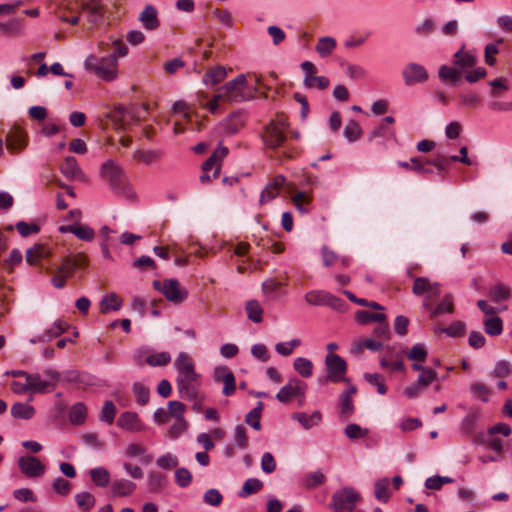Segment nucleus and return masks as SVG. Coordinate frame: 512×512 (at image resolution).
Returning a JSON list of instances; mask_svg holds the SVG:
<instances>
[{
  "instance_id": "obj_1",
  "label": "nucleus",
  "mask_w": 512,
  "mask_h": 512,
  "mask_svg": "<svg viewBox=\"0 0 512 512\" xmlns=\"http://www.w3.org/2000/svg\"><path fill=\"white\" fill-rule=\"evenodd\" d=\"M175 366L178 374L176 386L179 396L192 403L196 412H202L205 396L200 392V375L196 373L193 359L185 352L179 353Z\"/></svg>"
},
{
  "instance_id": "obj_2",
  "label": "nucleus",
  "mask_w": 512,
  "mask_h": 512,
  "mask_svg": "<svg viewBox=\"0 0 512 512\" xmlns=\"http://www.w3.org/2000/svg\"><path fill=\"white\" fill-rule=\"evenodd\" d=\"M257 86L249 87L244 74L237 75L218 89V98L229 103H240L254 98Z\"/></svg>"
},
{
  "instance_id": "obj_3",
  "label": "nucleus",
  "mask_w": 512,
  "mask_h": 512,
  "mask_svg": "<svg viewBox=\"0 0 512 512\" xmlns=\"http://www.w3.org/2000/svg\"><path fill=\"white\" fill-rule=\"evenodd\" d=\"M101 178L109 184L114 193L130 197L132 195L123 169L113 160L104 162L100 169Z\"/></svg>"
},
{
  "instance_id": "obj_4",
  "label": "nucleus",
  "mask_w": 512,
  "mask_h": 512,
  "mask_svg": "<svg viewBox=\"0 0 512 512\" xmlns=\"http://www.w3.org/2000/svg\"><path fill=\"white\" fill-rule=\"evenodd\" d=\"M85 68L102 80L112 81L117 76L118 61L114 54L100 58L90 55L85 60Z\"/></svg>"
},
{
  "instance_id": "obj_5",
  "label": "nucleus",
  "mask_w": 512,
  "mask_h": 512,
  "mask_svg": "<svg viewBox=\"0 0 512 512\" xmlns=\"http://www.w3.org/2000/svg\"><path fill=\"white\" fill-rule=\"evenodd\" d=\"M87 264L88 258L83 253L65 257L51 278L53 286L58 289L63 288L66 280L73 275L76 269L85 267Z\"/></svg>"
},
{
  "instance_id": "obj_6",
  "label": "nucleus",
  "mask_w": 512,
  "mask_h": 512,
  "mask_svg": "<svg viewBox=\"0 0 512 512\" xmlns=\"http://www.w3.org/2000/svg\"><path fill=\"white\" fill-rule=\"evenodd\" d=\"M361 495L352 487L336 491L332 496L331 506L334 512H353Z\"/></svg>"
},
{
  "instance_id": "obj_7",
  "label": "nucleus",
  "mask_w": 512,
  "mask_h": 512,
  "mask_svg": "<svg viewBox=\"0 0 512 512\" xmlns=\"http://www.w3.org/2000/svg\"><path fill=\"white\" fill-rule=\"evenodd\" d=\"M80 9L87 14L91 24H98L104 15V6L101 0H68L67 10L74 12Z\"/></svg>"
},
{
  "instance_id": "obj_8",
  "label": "nucleus",
  "mask_w": 512,
  "mask_h": 512,
  "mask_svg": "<svg viewBox=\"0 0 512 512\" xmlns=\"http://www.w3.org/2000/svg\"><path fill=\"white\" fill-rule=\"evenodd\" d=\"M288 127L287 120L284 117L273 119L266 125L262 138L264 143L270 148L281 146L285 139V132Z\"/></svg>"
},
{
  "instance_id": "obj_9",
  "label": "nucleus",
  "mask_w": 512,
  "mask_h": 512,
  "mask_svg": "<svg viewBox=\"0 0 512 512\" xmlns=\"http://www.w3.org/2000/svg\"><path fill=\"white\" fill-rule=\"evenodd\" d=\"M441 285L438 282H432L427 277H416L412 286V292L416 296H425L424 307L428 310L431 309L429 300L432 297H437L441 293Z\"/></svg>"
},
{
  "instance_id": "obj_10",
  "label": "nucleus",
  "mask_w": 512,
  "mask_h": 512,
  "mask_svg": "<svg viewBox=\"0 0 512 512\" xmlns=\"http://www.w3.org/2000/svg\"><path fill=\"white\" fill-rule=\"evenodd\" d=\"M325 365L327 371L325 381L332 383L346 381L347 363L343 358L337 354L329 353L325 357Z\"/></svg>"
},
{
  "instance_id": "obj_11",
  "label": "nucleus",
  "mask_w": 512,
  "mask_h": 512,
  "mask_svg": "<svg viewBox=\"0 0 512 512\" xmlns=\"http://www.w3.org/2000/svg\"><path fill=\"white\" fill-rule=\"evenodd\" d=\"M153 286L155 289L160 290L170 302L181 303L188 296L187 290L182 288L179 281L176 279H166L163 283L155 280Z\"/></svg>"
},
{
  "instance_id": "obj_12",
  "label": "nucleus",
  "mask_w": 512,
  "mask_h": 512,
  "mask_svg": "<svg viewBox=\"0 0 512 512\" xmlns=\"http://www.w3.org/2000/svg\"><path fill=\"white\" fill-rule=\"evenodd\" d=\"M437 372L432 368L423 370L417 380L404 389V394L410 398L418 397L431 383L437 380Z\"/></svg>"
},
{
  "instance_id": "obj_13",
  "label": "nucleus",
  "mask_w": 512,
  "mask_h": 512,
  "mask_svg": "<svg viewBox=\"0 0 512 512\" xmlns=\"http://www.w3.org/2000/svg\"><path fill=\"white\" fill-rule=\"evenodd\" d=\"M6 149L11 154H18L23 151L27 144V134L19 127H12L5 135Z\"/></svg>"
},
{
  "instance_id": "obj_14",
  "label": "nucleus",
  "mask_w": 512,
  "mask_h": 512,
  "mask_svg": "<svg viewBox=\"0 0 512 512\" xmlns=\"http://www.w3.org/2000/svg\"><path fill=\"white\" fill-rule=\"evenodd\" d=\"M20 471L28 478H38L45 474V465L34 456H22L18 459Z\"/></svg>"
},
{
  "instance_id": "obj_15",
  "label": "nucleus",
  "mask_w": 512,
  "mask_h": 512,
  "mask_svg": "<svg viewBox=\"0 0 512 512\" xmlns=\"http://www.w3.org/2000/svg\"><path fill=\"white\" fill-rule=\"evenodd\" d=\"M307 389V385L298 379H291L277 393L276 398L281 403H288L294 397L303 398Z\"/></svg>"
},
{
  "instance_id": "obj_16",
  "label": "nucleus",
  "mask_w": 512,
  "mask_h": 512,
  "mask_svg": "<svg viewBox=\"0 0 512 512\" xmlns=\"http://www.w3.org/2000/svg\"><path fill=\"white\" fill-rule=\"evenodd\" d=\"M214 380L217 383H223L222 393L225 396H231L236 390V381L233 372L226 366H218L214 369Z\"/></svg>"
},
{
  "instance_id": "obj_17",
  "label": "nucleus",
  "mask_w": 512,
  "mask_h": 512,
  "mask_svg": "<svg viewBox=\"0 0 512 512\" xmlns=\"http://www.w3.org/2000/svg\"><path fill=\"white\" fill-rule=\"evenodd\" d=\"M402 76L407 86L425 82L428 79L426 69L417 63L407 64L402 71Z\"/></svg>"
},
{
  "instance_id": "obj_18",
  "label": "nucleus",
  "mask_w": 512,
  "mask_h": 512,
  "mask_svg": "<svg viewBox=\"0 0 512 512\" xmlns=\"http://www.w3.org/2000/svg\"><path fill=\"white\" fill-rule=\"evenodd\" d=\"M142 27L147 31H154L160 27L158 10L151 4H147L138 16Z\"/></svg>"
},
{
  "instance_id": "obj_19",
  "label": "nucleus",
  "mask_w": 512,
  "mask_h": 512,
  "mask_svg": "<svg viewBox=\"0 0 512 512\" xmlns=\"http://www.w3.org/2000/svg\"><path fill=\"white\" fill-rule=\"evenodd\" d=\"M229 150L225 146H219L212 155L202 164L203 172L213 170V178H218L220 174V161L225 158Z\"/></svg>"
},
{
  "instance_id": "obj_20",
  "label": "nucleus",
  "mask_w": 512,
  "mask_h": 512,
  "mask_svg": "<svg viewBox=\"0 0 512 512\" xmlns=\"http://www.w3.org/2000/svg\"><path fill=\"white\" fill-rule=\"evenodd\" d=\"M137 488L136 483L125 478H116L113 480L110 488L113 497H128L132 495Z\"/></svg>"
},
{
  "instance_id": "obj_21",
  "label": "nucleus",
  "mask_w": 512,
  "mask_h": 512,
  "mask_svg": "<svg viewBox=\"0 0 512 512\" xmlns=\"http://www.w3.org/2000/svg\"><path fill=\"white\" fill-rule=\"evenodd\" d=\"M285 180V177L282 175L275 176L272 179V181L269 182L265 189L262 191L260 195V203L264 204L275 199L280 194V191L285 183Z\"/></svg>"
},
{
  "instance_id": "obj_22",
  "label": "nucleus",
  "mask_w": 512,
  "mask_h": 512,
  "mask_svg": "<svg viewBox=\"0 0 512 512\" xmlns=\"http://www.w3.org/2000/svg\"><path fill=\"white\" fill-rule=\"evenodd\" d=\"M357 393V388L350 385L340 395V417L347 420L354 413V405L352 397Z\"/></svg>"
},
{
  "instance_id": "obj_23",
  "label": "nucleus",
  "mask_w": 512,
  "mask_h": 512,
  "mask_svg": "<svg viewBox=\"0 0 512 512\" xmlns=\"http://www.w3.org/2000/svg\"><path fill=\"white\" fill-rule=\"evenodd\" d=\"M61 173L69 179H76L80 181L85 180V175L78 165L76 158L68 156L64 159L60 166Z\"/></svg>"
},
{
  "instance_id": "obj_24",
  "label": "nucleus",
  "mask_w": 512,
  "mask_h": 512,
  "mask_svg": "<svg viewBox=\"0 0 512 512\" xmlns=\"http://www.w3.org/2000/svg\"><path fill=\"white\" fill-rule=\"evenodd\" d=\"M21 377H24L27 380L30 391L36 393H44L49 388L53 389L55 387V383L51 381L42 380L39 374H29L27 372H19Z\"/></svg>"
},
{
  "instance_id": "obj_25",
  "label": "nucleus",
  "mask_w": 512,
  "mask_h": 512,
  "mask_svg": "<svg viewBox=\"0 0 512 512\" xmlns=\"http://www.w3.org/2000/svg\"><path fill=\"white\" fill-rule=\"evenodd\" d=\"M117 425L125 430L131 431V432H139L142 430L143 426L142 423L138 417V415L134 412H123L118 420Z\"/></svg>"
},
{
  "instance_id": "obj_26",
  "label": "nucleus",
  "mask_w": 512,
  "mask_h": 512,
  "mask_svg": "<svg viewBox=\"0 0 512 512\" xmlns=\"http://www.w3.org/2000/svg\"><path fill=\"white\" fill-rule=\"evenodd\" d=\"M49 247L44 244H35L26 251V261L29 265H36L41 259L49 257Z\"/></svg>"
},
{
  "instance_id": "obj_27",
  "label": "nucleus",
  "mask_w": 512,
  "mask_h": 512,
  "mask_svg": "<svg viewBox=\"0 0 512 512\" xmlns=\"http://www.w3.org/2000/svg\"><path fill=\"white\" fill-rule=\"evenodd\" d=\"M477 63L476 56L470 52L465 51L464 49H460L454 54V65L458 67L461 71H465L469 68H472Z\"/></svg>"
},
{
  "instance_id": "obj_28",
  "label": "nucleus",
  "mask_w": 512,
  "mask_h": 512,
  "mask_svg": "<svg viewBox=\"0 0 512 512\" xmlns=\"http://www.w3.org/2000/svg\"><path fill=\"white\" fill-rule=\"evenodd\" d=\"M166 476L159 471H150L147 475V485L151 493H160L166 487Z\"/></svg>"
},
{
  "instance_id": "obj_29",
  "label": "nucleus",
  "mask_w": 512,
  "mask_h": 512,
  "mask_svg": "<svg viewBox=\"0 0 512 512\" xmlns=\"http://www.w3.org/2000/svg\"><path fill=\"white\" fill-rule=\"evenodd\" d=\"M368 349L371 351H379L383 348V342L376 338H367L363 340H359L355 343H353L351 347V353L358 355L362 353L364 349Z\"/></svg>"
},
{
  "instance_id": "obj_30",
  "label": "nucleus",
  "mask_w": 512,
  "mask_h": 512,
  "mask_svg": "<svg viewBox=\"0 0 512 512\" xmlns=\"http://www.w3.org/2000/svg\"><path fill=\"white\" fill-rule=\"evenodd\" d=\"M122 306L121 298L115 293L105 295L100 301V312L106 314L110 311H118Z\"/></svg>"
},
{
  "instance_id": "obj_31",
  "label": "nucleus",
  "mask_w": 512,
  "mask_h": 512,
  "mask_svg": "<svg viewBox=\"0 0 512 512\" xmlns=\"http://www.w3.org/2000/svg\"><path fill=\"white\" fill-rule=\"evenodd\" d=\"M337 46L336 39L330 36H324L318 39L315 50L322 57H329Z\"/></svg>"
},
{
  "instance_id": "obj_32",
  "label": "nucleus",
  "mask_w": 512,
  "mask_h": 512,
  "mask_svg": "<svg viewBox=\"0 0 512 512\" xmlns=\"http://www.w3.org/2000/svg\"><path fill=\"white\" fill-rule=\"evenodd\" d=\"M438 75L442 82L455 86L461 78V70L443 65L440 67Z\"/></svg>"
},
{
  "instance_id": "obj_33",
  "label": "nucleus",
  "mask_w": 512,
  "mask_h": 512,
  "mask_svg": "<svg viewBox=\"0 0 512 512\" xmlns=\"http://www.w3.org/2000/svg\"><path fill=\"white\" fill-rule=\"evenodd\" d=\"M35 414V409L28 403L16 402L11 407V415L16 419H31Z\"/></svg>"
},
{
  "instance_id": "obj_34",
  "label": "nucleus",
  "mask_w": 512,
  "mask_h": 512,
  "mask_svg": "<svg viewBox=\"0 0 512 512\" xmlns=\"http://www.w3.org/2000/svg\"><path fill=\"white\" fill-rule=\"evenodd\" d=\"M425 161L419 157H413L409 162L399 161L398 166L406 170H412L418 174L426 175L432 173L430 168L425 167Z\"/></svg>"
},
{
  "instance_id": "obj_35",
  "label": "nucleus",
  "mask_w": 512,
  "mask_h": 512,
  "mask_svg": "<svg viewBox=\"0 0 512 512\" xmlns=\"http://www.w3.org/2000/svg\"><path fill=\"white\" fill-rule=\"evenodd\" d=\"M68 328V324L62 320H56L49 329H47L40 337L39 342L50 341L60 336Z\"/></svg>"
},
{
  "instance_id": "obj_36",
  "label": "nucleus",
  "mask_w": 512,
  "mask_h": 512,
  "mask_svg": "<svg viewBox=\"0 0 512 512\" xmlns=\"http://www.w3.org/2000/svg\"><path fill=\"white\" fill-rule=\"evenodd\" d=\"M227 75L224 67L216 66L208 70L203 76V82L206 85H216L223 81Z\"/></svg>"
},
{
  "instance_id": "obj_37",
  "label": "nucleus",
  "mask_w": 512,
  "mask_h": 512,
  "mask_svg": "<svg viewBox=\"0 0 512 512\" xmlns=\"http://www.w3.org/2000/svg\"><path fill=\"white\" fill-rule=\"evenodd\" d=\"M375 497L377 500L386 503L391 496L390 480L388 478H381L375 482Z\"/></svg>"
},
{
  "instance_id": "obj_38",
  "label": "nucleus",
  "mask_w": 512,
  "mask_h": 512,
  "mask_svg": "<svg viewBox=\"0 0 512 512\" xmlns=\"http://www.w3.org/2000/svg\"><path fill=\"white\" fill-rule=\"evenodd\" d=\"M92 482L98 487H106L110 482V473L104 467L93 468L89 471Z\"/></svg>"
},
{
  "instance_id": "obj_39",
  "label": "nucleus",
  "mask_w": 512,
  "mask_h": 512,
  "mask_svg": "<svg viewBox=\"0 0 512 512\" xmlns=\"http://www.w3.org/2000/svg\"><path fill=\"white\" fill-rule=\"evenodd\" d=\"M87 409L81 402L74 404L69 411V420L74 425H81L85 422Z\"/></svg>"
},
{
  "instance_id": "obj_40",
  "label": "nucleus",
  "mask_w": 512,
  "mask_h": 512,
  "mask_svg": "<svg viewBox=\"0 0 512 512\" xmlns=\"http://www.w3.org/2000/svg\"><path fill=\"white\" fill-rule=\"evenodd\" d=\"M293 418L297 419L305 429H310L321 421V413L318 411L313 412L311 415L306 413H295Z\"/></svg>"
},
{
  "instance_id": "obj_41",
  "label": "nucleus",
  "mask_w": 512,
  "mask_h": 512,
  "mask_svg": "<svg viewBox=\"0 0 512 512\" xmlns=\"http://www.w3.org/2000/svg\"><path fill=\"white\" fill-rule=\"evenodd\" d=\"M293 367L295 371L304 378H309L313 374V363L307 358H296L294 360Z\"/></svg>"
},
{
  "instance_id": "obj_42",
  "label": "nucleus",
  "mask_w": 512,
  "mask_h": 512,
  "mask_svg": "<svg viewBox=\"0 0 512 512\" xmlns=\"http://www.w3.org/2000/svg\"><path fill=\"white\" fill-rule=\"evenodd\" d=\"M262 488V481L257 478H249L244 482L241 490L239 491V496L242 498L248 497L259 492Z\"/></svg>"
},
{
  "instance_id": "obj_43",
  "label": "nucleus",
  "mask_w": 512,
  "mask_h": 512,
  "mask_svg": "<svg viewBox=\"0 0 512 512\" xmlns=\"http://www.w3.org/2000/svg\"><path fill=\"white\" fill-rule=\"evenodd\" d=\"M355 320L358 323L365 325L370 322L386 320V316L383 313H374L367 310H359L355 313Z\"/></svg>"
},
{
  "instance_id": "obj_44",
  "label": "nucleus",
  "mask_w": 512,
  "mask_h": 512,
  "mask_svg": "<svg viewBox=\"0 0 512 512\" xmlns=\"http://www.w3.org/2000/svg\"><path fill=\"white\" fill-rule=\"evenodd\" d=\"M75 501L82 512H88L95 505V497L89 492H80L75 495Z\"/></svg>"
},
{
  "instance_id": "obj_45",
  "label": "nucleus",
  "mask_w": 512,
  "mask_h": 512,
  "mask_svg": "<svg viewBox=\"0 0 512 512\" xmlns=\"http://www.w3.org/2000/svg\"><path fill=\"white\" fill-rule=\"evenodd\" d=\"M246 312L249 320L260 323L263 320V309L257 300H250L246 303Z\"/></svg>"
},
{
  "instance_id": "obj_46",
  "label": "nucleus",
  "mask_w": 512,
  "mask_h": 512,
  "mask_svg": "<svg viewBox=\"0 0 512 512\" xmlns=\"http://www.w3.org/2000/svg\"><path fill=\"white\" fill-rule=\"evenodd\" d=\"M22 20L11 19L5 23L0 22V33L4 36H16L20 34Z\"/></svg>"
},
{
  "instance_id": "obj_47",
  "label": "nucleus",
  "mask_w": 512,
  "mask_h": 512,
  "mask_svg": "<svg viewBox=\"0 0 512 512\" xmlns=\"http://www.w3.org/2000/svg\"><path fill=\"white\" fill-rule=\"evenodd\" d=\"M454 304L452 295L447 294L444 296L442 301L431 310V318H435L443 313H453Z\"/></svg>"
},
{
  "instance_id": "obj_48",
  "label": "nucleus",
  "mask_w": 512,
  "mask_h": 512,
  "mask_svg": "<svg viewBox=\"0 0 512 512\" xmlns=\"http://www.w3.org/2000/svg\"><path fill=\"white\" fill-rule=\"evenodd\" d=\"M263 409V403L258 402L257 406L253 408L246 416H245V422L250 425L253 429L256 431H259L261 429V423L260 418L262 414Z\"/></svg>"
},
{
  "instance_id": "obj_49",
  "label": "nucleus",
  "mask_w": 512,
  "mask_h": 512,
  "mask_svg": "<svg viewBox=\"0 0 512 512\" xmlns=\"http://www.w3.org/2000/svg\"><path fill=\"white\" fill-rule=\"evenodd\" d=\"M484 329L488 335L498 336L503 331V322L499 317H490L484 320Z\"/></svg>"
},
{
  "instance_id": "obj_50",
  "label": "nucleus",
  "mask_w": 512,
  "mask_h": 512,
  "mask_svg": "<svg viewBox=\"0 0 512 512\" xmlns=\"http://www.w3.org/2000/svg\"><path fill=\"white\" fill-rule=\"evenodd\" d=\"M330 84V81L325 76L306 75L304 79V85L307 88H318L319 90L326 89Z\"/></svg>"
},
{
  "instance_id": "obj_51",
  "label": "nucleus",
  "mask_w": 512,
  "mask_h": 512,
  "mask_svg": "<svg viewBox=\"0 0 512 512\" xmlns=\"http://www.w3.org/2000/svg\"><path fill=\"white\" fill-rule=\"evenodd\" d=\"M244 125V120L241 115L239 114H232L230 117H228L224 123L225 131L228 134H235L237 133L240 128Z\"/></svg>"
},
{
  "instance_id": "obj_52",
  "label": "nucleus",
  "mask_w": 512,
  "mask_h": 512,
  "mask_svg": "<svg viewBox=\"0 0 512 512\" xmlns=\"http://www.w3.org/2000/svg\"><path fill=\"white\" fill-rule=\"evenodd\" d=\"M489 296L494 302H501L509 299L510 289L503 284H497L490 290Z\"/></svg>"
},
{
  "instance_id": "obj_53",
  "label": "nucleus",
  "mask_w": 512,
  "mask_h": 512,
  "mask_svg": "<svg viewBox=\"0 0 512 512\" xmlns=\"http://www.w3.org/2000/svg\"><path fill=\"white\" fill-rule=\"evenodd\" d=\"M301 345V341L299 339H293L289 342H279L275 345V350L278 354L282 356H290L293 353L294 348Z\"/></svg>"
},
{
  "instance_id": "obj_54",
  "label": "nucleus",
  "mask_w": 512,
  "mask_h": 512,
  "mask_svg": "<svg viewBox=\"0 0 512 512\" xmlns=\"http://www.w3.org/2000/svg\"><path fill=\"white\" fill-rule=\"evenodd\" d=\"M133 393L135 394L136 400L140 405H146L149 402L150 391L148 387L142 383H134Z\"/></svg>"
},
{
  "instance_id": "obj_55",
  "label": "nucleus",
  "mask_w": 512,
  "mask_h": 512,
  "mask_svg": "<svg viewBox=\"0 0 512 512\" xmlns=\"http://www.w3.org/2000/svg\"><path fill=\"white\" fill-rule=\"evenodd\" d=\"M171 361V356L168 352H159L149 355L146 358V363L150 366H165Z\"/></svg>"
},
{
  "instance_id": "obj_56",
  "label": "nucleus",
  "mask_w": 512,
  "mask_h": 512,
  "mask_svg": "<svg viewBox=\"0 0 512 512\" xmlns=\"http://www.w3.org/2000/svg\"><path fill=\"white\" fill-rule=\"evenodd\" d=\"M160 157L159 153L154 150L143 151L137 150L133 153V159L145 164H151L158 160Z\"/></svg>"
},
{
  "instance_id": "obj_57",
  "label": "nucleus",
  "mask_w": 512,
  "mask_h": 512,
  "mask_svg": "<svg viewBox=\"0 0 512 512\" xmlns=\"http://www.w3.org/2000/svg\"><path fill=\"white\" fill-rule=\"evenodd\" d=\"M115 416H116V407H115L114 403L110 400L105 401L104 405L102 407V410L100 412L99 419L101 421H105V422L111 424L114 421Z\"/></svg>"
},
{
  "instance_id": "obj_58",
  "label": "nucleus",
  "mask_w": 512,
  "mask_h": 512,
  "mask_svg": "<svg viewBox=\"0 0 512 512\" xmlns=\"http://www.w3.org/2000/svg\"><path fill=\"white\" fill-rule=\"evenodd\" d=\"M395 136L393 129L387 127L386 125H382L381 123L375 127L369 134L368 140L372 141L376 138H392Z\"/></svg>"
},
{
  "instance_id": "obj_59",
  "label": "nucleus",
  "mask_w": 512,
  "mask_h": 512,
  "mask_svg": "<svg viewBox=\"0 0 512 512\" xmlns=\"http://www.w3.org/2000/svg\"><path fill=\"white\" fill-rule=\"evenodd\" d=\"M472 394L482 400L483 402H487L489 400V396L491 394L490 388L481 382H475L471 385Z\"/></svg>"
},
{
  "instance_id": "obj_60",
  "label": "nucleus",
  "mask_w": 512,
  "mask_h": 512,
  "mask_svg": "<svg viewBox=\"0 0 512 512\" xmlns=\"http://www.w3.org/2000/svg\"><path fill=\"white\" fill-rule=\"evenodd\" d=\"M156 464L158 467L162 469H174L178 467L179 461L178 458L171 453H166L156 460Z\"/></svg>"
},
{
  "instance_id": "obj_61",
  "label": "nucleus",
  "mask_w": 512,
  "mask_h": 512,
  "mask_svg": "<svg viewBox=\"0 0 512 512\" xmlns=\"http://www.w3.org/2000/svg\"><path fill=\"white\" fill-rule=\"evenodd\" d=\"M361 128L358 122L355 120H350L345 129H344V135L348 139V141L353 142L360 138L361 136Z\"/></svg>"
},
{
  "instance_id": "obj_62",
  "label": "nucleus",
  "mask_w": 512,
  "mask_h": 512,
  "mask_svg": "<svg viewBox=\"0 0 512 512\" xmlns=\"http://www.w3.org/2000/svg\"><path fill=\"white\" fill-rule=\"evenodd\" d=\"M204 503L213 507L219 506L223 501V496L215 488L208 489L203 495Z\"/></svg>"
},
{
  "instance_id": "obj_63",
  "label": "nucleus",
  "mask_w": 512,
  "mask_h": 512,
  "mask_svg": "<svg viewBox=\"0 0 512 512\" xmlns=\"http://www.w3.org/2000/svg\"><path fill=\"white\" fill-rule=\"evenodd\" d=\"M407 357L412 361L425 362L427 358V350L423 344H415L407 353Z\"/></svg>"
},
{
  "instance_id": "obj_64",
  "label": "nucleus",
  "mask_w": 512,
  "mask_h": 512,
  "mask_svg": "<svg viewBox=\"0 0 512 512\" xmlns=\"http://www.w3.org/2000/svg\"><path fill=\"white\" fill-rule=\"evenodd\" d=\"M74 235L84 241H92L95 237V231L88 225L76 224Z\"/></svg>"
}]
</instances>
